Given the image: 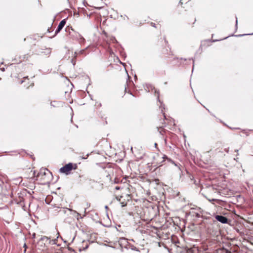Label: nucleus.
I'll list each match as a JSON object with an SVG mask.
<instances>
[{"mask_svg":"<svg viewBox=\"0 0 253 253\" xmlns=\"http://www.w3.org/2000/svg\"><path fill=\"white\" fill-rule=\"evenodd\" d=\"M236 25H237V19H236Z\"/></svg>","mask_w":253,"mask_h":253,"instance_id":"obj_7","label":"nucleus"},{"mask_svg":"<svg viewBox=\"0 0 253 253\" xmlns=\"http://www.w3.org/2000/svg\"><path fill=\"white\" fill-rule=\"evenodd\" d=\"M42 239L43 240H46V241L49 240V239L47 237H46V236L42 237Z\"/></svg>","mask_w":253,"mask_h":253,"instance_id":"obj_4","label":"nucleus"},{"mask_svg":"<svg viewBox=\"0 0 253 253\" xmlns=\"http://www.w3.org/2000/svg\"><path fill=\"white\" fill-rule=\"evenodd\" d=\"M66 24V20L65 19L62 20L59 24L57 29L55 31V33L59 32L61 29L64 27Z\"/></svg>","mask_w":253,"mask_h":253,"instance_id":"obj_3","label":"nucleus"},{"mask_svg":"<svg viewBox=\"0 0 253 253\" xmlns=\"http://www.w3.org/2000/svg\"><path fill=\"white\" fill-rule=\"evenodd\" d=\"M73 169V165L72 163H69L66 165L65 166L61 168L60 169V172L61 173H65L66 174H68L69 172Z\"/></svg>","mask_w":253,"mask_h":253,"instance_id":"obj_1","label":"nucleus"},{"mask_svg":"<svg viewBox=\"0 0 253 253\" xmlns=\"http://www.w3.org/2000/svg\"><path fill=\"white\" fill-rule=\"evenodd\" d=\"M116 189H119V187H116Z\"/></svg>","mask_w":253,"mask_h":253,"instance_id":"obj_5","label":"nucleus"},{"mask_svg":"<svg viewBox=\"0 0 253 253\" xmlns=\"http://www.w3.org/2000/svg\"><path fill=\"white\" fill-rule=\"evenodd\" d=\"M156 146H157V143H155V147H156Z\"/></svg>","mask_w":253,"mask_h":253,"instance_id":"obj_6","label":"nucleus"},{"mask_svg":"<svg viewBox=\"0 0 253 253\" xmlns=\"http://www.w3.org/2000/svg\"><path fill=\"white\" fill-rule=\"evenodd\" d=\"M215 219L222 223H226L227 222V218L222 215H216Z\"/></svg>","mask_w":253,"mask_h":253,"instance_id":"obj_2","label":"nucleus"}]
</instances>
